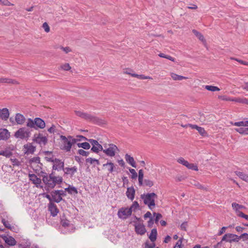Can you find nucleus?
Segmentation results:
<instances>
[{
  "label": "nucleus",
  "instance_id": "nucleus-64",
  "mask_svg": "<svg viewBox=\"0 0 248 248\" xmlns=\"http://www.w3.org/2000/svg\"><path fill=\"white\" fill-rule=\"evenodd\" d=\"M155 244L153 243L151 244L146 243L145 248H155Z\"/></svg>",
  "mask_w": 248,
  "mask_h": 248
},
{
  "label": "nucleus",
  "instance_id": "nucleus-27",
  "mask_svg": "<svg viewBox=\"0 0 248 248\" xmlns=\"http://www.w3.org/2000/svg\"><path fill=\"white\" fill-rule=\"evenodd\" d=\"M24 148L26 149V152L29 154L33 153L35 150V147L31 143H28L26 145H25Z\"/></svg>",
  "mask_w": 248,
  "mask_h": 248
},
{
  "label": "nucleus",
  "instance_id": "nucleus-41",
  "mask_svg": "<svg viewBox=\"0 0 248 248\" xmlns=\"http://www.w3.org/2000/svg\"><path fill=\"white\" fill-rule=\"evenodd\" d=\"M86 162L87 163H89L91 164H93L94 163H96L97 165L100 164V162L98 160L91 157L87 158L86 159Z\"/></svg>",
  "mask_w": 248,
  "mask_h": 248
},
{
  "label": "nucleus",
  "instance_id": "nucleus-46",
  "mask_svg": "<svg viewBox=\"0 0 248 248\" xmlns=\"http://www.w3.org/2000/svg\"><path fill=\"white\" fill-rule=\"evenodd\" d=\"M186 168L196 171L198 170V168L197 165H195L192 163H189V162L188 163L187 166H186Z\"/></svg>",
  "mask_w": 248,
  "mask_h": 248
},
{
  "label": "nucleus",
  "instance_id": "nucleus-30",
  "mask_svg": "<svg viewBox=\"0 0 248 248\" xmlns=\"http://www.w3.org/2000/svg\"><path fill=\"white\" fill-rule=\"evenodd\" d=\"M235 130L242 135H248V127H240L235 129Z\"/></svg>",
  "mask_w": 248,
  "mask_h": 248
},
{
  "label": "nucleus",
  "instance_id": "nucleus-53",
  "mask_svg": "<svg viewBox=\"0 0 248 248\" xmlns=\"http://www.w3.org/2000/svg\"><path fill=\"white\" fill-rule=\"evenodd\" d=\"M154 216L155 217V223H157L159 220L162 217V215L160 213H154Z\"/></svg>",
  "mask_w": 248,
  "mask_h": 248
},
{
  "label": "nucleus",
  "instance_id": "nucleus-40",
  "mask_svg": "<svg viewBox=\"0 0 248 248\" xmlns=\"http://www.w3.org/2000/svg\"><path fill=\"white\" fill-rule=\"evenodd\" d=\"M65 190L71 194H72L73 193H78L77 189L74 186H69L68 187L65 188Z\"/></svg>",
  "mask_w": 248,
  "mask_h": 248
},
{
  "label": "nucleus",
  "instance_id": "nucleus-45",
  "mask_svg": "<svg viewBox=\"0 0 248 248\" xmlns=\"http://www.w3.org/2000/svg\"><path fill=\"white\" fill-rule=\"evenodd\" d=\"M8 133V130L6 129H0V138L1 139H4L7 137L5 136Z\"/></svg>",
  "mask_w": 248,
  "mask_h": 248
},
{
  "label": "nucleus",
  "instance_id": "nucleus-38",
  "mask_svg": "<svg viewBox=\"0 0 248 248\" xmlns=\"http://www.w3.org/2000/svg\"><path fill=\"white\" fill-rule=\"evenodd\" d=\"M143 172L142 170H140L139 171V183L140 186L143 184Z\"/></svg>",
  "mask_w": 248,
  "mask_h": 248
},
{
  "label": "nucleus",
  "instance_id": "nucleus-9",
  "mask_svg": "<svg viewBox=\"0 0 248 248\" xmlns=\"http://www.w3.org/2000/svg\"><path fill=\"white\" fill-rule=\"evenodd\" d=\"M239 240V236L232 233H227L223 236L221 241L232 243V242H238Z\"/></svg>",
  "mask_w": 248,
  "mask_h": 248
},
{
  "label": "nucleus",
  "instance_id": "nucleus-57",
  "mask_svg": "<svg viewBox=\"0 0 248 248\" xmlns=\"http://www.w3.org/2000/svg\"><path fill=\"white\" fill-rule=\"evenodd\" d=\"M197 131L202 136H204L206 134L204 129L200 126L198 128Z\"/></svg>",
  "mask_w": 248,
  "mask_h": 248
},
{
  "label": "nucleus",
  "instance_id": "nucleus-18",
  "mask_svg": "<svg viewBox=\"0 0 248 248\" xmlns=\"http://www.w3.org/2000/svg\"><path fill=\"white\" fill-rule=\"evenodd\" d=\"M0 83H7L9 84H18L19 82L15 79L7 78H0Z\"/></svg>",
  "mask_w": 248,
  "mask_h": 248
},
{
  "label": "nucleus",
  "instance_id": "nucleus-34",
  "mask_svg": "<svg viewBox=\"0 0 248 248\" xmlns=\"http://www.w3.org/2000/svg\"><path fill=\"white\" fill-rule=\"evenodd\" d=\"M233 125L241 127H247L248 126V121L235 122Z\"/></svg>",
  "mask_w": 248,
  "mask_h": 248
},
{
  "label": "nucleus",
  "instance_id": "nucleus-16",
  "mask_svg": "<svg viewBox=\"0 0 248 248\" xmlns=\"http://www.w3.org/2000/svg\"><path fill=\"white\" fill-rule=\"evenodd\" d=\"M29 177L30 180L31 181L33 184L35 185L37 187H38L41 183V179L38 178L34 174H29Z\"/></svg>",
  "mask_w": 248,
  "mask_h": 248
},
{
  "label": "nucleus",
  "instance_id": "nucleus-13",
  "mask_svg": "<svg viewBox=\"0 0 248 248\" xmlns=\"http://www.w3.org/2000/svg\"><path fill=\"white\" fill-rule=\"evenodd\" d=\"M1 237L8 245L14 246L16 245V241L12 236L2 235Z\"/></svg>",
  "mask_w": 248,
  "mask_h": 248
},
{
  "label": "nucleus",
  "instance_id": "nucleus-4",
  "mask_svg": "<svg viewBox=\"0 0 248 248\" xmlns=\"http://www.w3.org/2000/svg\"><path fill=\"white\" fill-rule=\"evenodd\" d=\"M31 135V130L27 127H23L18 129L14 134L16 138L28 140Z\"/></svg>",
  "mask_w": 248,
  "mask_h": 248
},
{
  "label": "nucleus",
  "instance_id": "nucleus-8",
  "mask_svg": "<svg viewBox=\"0 0 248 248\" xmlns=\"http://www.w3.org/2000/svg\"><path fill=\"white\" fill-rule=\"evenodd\" d=\"M132 214L131 210L129 208H121L118 212V216L122 219H126Z\"/></svg>",
  "mask_w": 248,
  "mask_h": 248
},
{
  "label": "nucleus",
  "instance_id": "nucleus-26",
  "mask_svg": "<svg viewBox=\"0 0 248 248\" xmlns=\"http://www.w3.org/2000/svg\"><path fill=\"white\" fill-rule=\"evenodd\" d=\"M235 174L238 176L241 179L243 180V181L248 182V175L244 173L241 171H235Z\"/></svg>",
  "mask_w": 248,
  "mask_h": 248
},
{
  "label": "nucleus",
  "instance_id": "nucleus-28",
  "mask_svg": "<svg viewBox=\"0 0 248 248\" xmlns=\"http://www.w3.org/2000/svg\"><path fill=\"white\" fill-rule=\"evenodd\" d=\"M157 236V230L156 229H153L152 230L151 232L149 235V239L150 240L154 242L156 239Z\"/></svg>",
  "mask_w": 248,
  "mask_h": 248
},
{
  "label": "nucleus",
  "instance_id": "nucleus-56",
  "mask_svg": "<svg viewBox=\"0 0 248 248\" xmlns=\"http://www.w3.org/2000/svg\"><path fill=\"white\" fill-rule=\"evenodd\" d=\"M231 59L232 60H235V61L239 62V63H240L242 64L246 65H248V62H245V61H242L241 60H239V59H236V58H231Z\"/></svg>",
  "mask_w": 248,
  "mask_h": 248
},
{
  "label": "nucleus",
  "instance_id": "nucleus-11",
  "mask_svg": "<svg viewBox=\"0 0 248 248\" xmlns=\"http://www.w3.org/2000/svg\"><path fill=\"white\" fill-rule=\"evenodd\" d=\"M53 164L52 168L53 170H57L58 171L63 170V169L64 168V163L63 161L57 158H54V161L53 160Z\"/></svg>",
  "mask_w": 248,
  "mask_h": 248
},
{
  "label": "nucleus",
  "instance_id": "nucleus-17",
  "mask_svg": "<svg viewBox=\"0 0 248 248\" xmlns=\"http://www.w3.org/2000/svg\"><path fill=\"white\" fill-rule=\"evenodd\" d=\"M135 232L140 235H143L146 232L145 226L141 224H138L135 226Z\"/></svg>",
  "mask_w": 248,
  "mask_h": 248
},
{
  "label": "nucleus",
  "instance_id": "nucleus-60",
  "mask_svg": "<svg viewBox=\"0 0 248 248\" xmlns=\"http://www.w3.org/2000/svg\"><path fill=\"white\" fill-rule=\"evenodd\" d=\"M75 140H78V141H81L82 140H88L86 138L82 135L77 136L76 138H75Z\"/></svg>",
  "mask_w": 248,
  "mask_h": 248
},
{
  "label": "nucleus",
  "instance_id": "nucleus-33",
  "mask_svg": "<svg viewBox=\"0 0 248 248\" xmlns=\"http://www.w3.org/2000/svg\"><path fill=\"white\" fill-rule=\"evenodd\" d=\"M34 122H35V119H34V120H33L31 118H29L27 120L26 125L28 127L33 128L36 129V127L35 126V124Z\"/></svg>",
  "mask_w": 248,
  "mask_h": 248
},
{
  "label": "nucleus",
  "instance_id": "nucleus-44",
  "mask_svg": "<svg viewBox=\"0 0 248 248\" xmlns=\"http://www.w3.org/2000/svg\"><path fill=\"white\" fill-rule=\"evenodd\" d=\"M177 162L183 165L186 166H186H187V165H188V162L183 157H180V158H178V160H177Z\"/></svg>",
  "mask_w": 248,
  "mask_h": 248
},
{
  "label": "nucleus",
  "instance_id": "nucleus-12",
  "mask_svg": "<svg viewBox=\"0 0 248 248\" xmlns=\"http://www.w3.org/2000/svg\"><path fill=\"white\" fill-rule=\"evenodd\" d=\"M78 171V168L76 166H74L71 168L66 167L63 169V171L64 174L69 175L70 177H72L73 175Z\"/></svg>",
  "mask_w": 248,
  "mask_h": 248
},
{
  "label": "nucleus",
  "instance_id": "nucleus-59",
  "mask_svg": "<svg viewBox=\"0 0 248 248\" xmlns=\"http://www.w3.org/2000/svg\"><path fill=\"white\" fill-rule=\"evenodd\" d=\"M47 131L50 133H54L56 132V127L54 125H52L48 129Z\"/></svg>",
  "mask_w": 248,
  "mask_h": 248
},
{
  "label": "nucleus",
  "instance_id": "nucleus-7",
  "mask_svg": "<svg viewBox=\"0 0 248 248\" xmlns=\"http://www.w3.org/2000/svg\"><path fill=\"white\" fill-rule=\"evenodd\" d=\"M33 140L40 145H46L47 142L46 137L44 136L42 133L35 134L33 136Z\"/></svg>",
  "mask_w": 248,
  "mask_h": 248
},
{
  "label": "nucleus",
  "instance_id": "nucleus-61",
  "mask_svg": "<svg viewBox=\"0 0 248 248\" xmlns=\"http://www.w3.org/2000/svg\"><path fill=\"white\" fill-rule=\"evenodd\" d=\"M187 227V222H183L180 226V228L182 230L186 231V228Z\"/></svg>",
  "mask_w": 248,
  "mask_h": 248
},
{
  "label": "nucleus",
  "instance_id": "nucleus-51",
  "mask_svg": "<svg viewBox=\"0 0 248 248\" xmlns=\"http://www.w3.org/2000/svg\"><path fill=\"white\" fill-rule=\"evenodd\" d=\"M10 160L12 163L13 166H18L21 164L20 162L16 158H11Z\"/></svg>",
  "mask_w": 248,
  "mask_h": 248
},
{
  "label": "nucleus",
  "instance_id": "nucleus-50",
  "mask_svg": "<svg viewBox=\"0 0 248 248\" xmlns=\"http://www.w3.org/2000/svg\"><path fill=\"white\" fill-rule=\"evenodd\" d=\"M78 152V154L83 156H87L89 155V152H86L83 149H79Z\"/></svg>",
  "mask_w": 248,
  "mask_h": 248
},
{
  "label": "nucleus",
  "instance_id": "nucleus-2",
  "mask_svg": "<svg viewBox=\"0 0 248 248\" xmlns=\"http://www.w3.org/2000/svg\"><path fill=\"white\" fill-rule=\"evenodd\" d=\"M60 139L62 141L60 148L66 152H70L72 145L78 142V140H75V138L71 136L66 137L65 136L61 135Z\"/></svg>",
  "mask_w": 248,
  "mask_h": 248
},
{
  "label": "nucleus",
  "instance_id": "nucleus-48",
  "mask_svg": "<svg viewBox=\"0 0 248 248\" xmlns=\"http://www.w3.org/2000/svg\"><path fill=\"white\" fill-rule=\"evenodd\" d=\"M130 172L131 173V178L132 179H136L138 176V174L136 172V170L130 168L129 169Z\"/></svg>",
  "mask_w": 248,
  "mask_h": 248
},
{
  "label": "nucleus",
  "instance_id": "nucleus-54",
  "mask_svg": "<svg viewBox=\"0 0 248 248\" xmlns=\"http://www.w3.org/2000/svg\"><path fill=\"white\" fill-rule=\"evenodd\" d=\"M218 97L221 100H224V101H232V100H233V98H231L230 97H228V96H227L225 95L219 96Z\"/></svg>",
  "mask_w": 248,
  "mask_h": 248
},
{
  "label": "nucleus",
  "instance_id": "nucleus-52",
  "mask_svg": "<svg viewBox=\"0 0 248 248\" xmlns=\"http://www.w3.org/2000/svg\"><path fill=\"white\" fill-rule=\"evenodd\" d=\"M0 4L5 5V6L13 5V4L11 3L8 0H0Z\"/></svg>",
  "mask_w": 248,
  "mask_h": 248
},
{
  "label": "nucleus",
  "instance_id": "nucleus-42",
  "mask_svg": "<svg viewBox=\"0 0 248 248\" xmlns=\"http://www.w3.org/2000/svg\"><path fill=\"white\" fill-rule=\"evenodd\" d=\"M0 155L9 157L12 155V153L9 150H4L0 152Z\"/></svg>",
  "mask_w": 248,
  "mask_h": 248
},
{
  "label": "nucleus",
  "instance_id": "nucleus-63",
  "mask_svg": "<svg viewBox=\"0 0 248 248\" xmlns=\"http://www.w3.org/2000/svg\"><path fill=\"white\" fill-rule=\"evenodd\" d=\"M61 49H62L66 53H68V52L71 51V48L68 46H67V47L61 46Z\"/></svg>",
  "mask_w": 248,
  "mask_h": 248
},
{
  "label": "nucleus",
  "instance_id": "nucleus-3",
  "mask_svg": "<svg viewBox=\"0 0 248 248\" xmlns=\"http://www.w3.org/2000/svg\"><path fill=\"white\" fill-rule=\"evenodd\" d=\"M157 196L155 193H147L141 195V198L143 200L144 203L147 205L150 209L152 210L155 206V199Z\"/></svg>",
  "mask_w": 248,
  "mask_h": 248
},
{
  "label": "nucleus",
  "instance_id": "nucleus-35",
  "mask_svg": "<svg viewBox=\"0 0 248 248\" xmlns=\"http://www.w3.org/2000/svg\"><path fill=\"white\" fill-rule=\"evenodd\" d=\"M77 145L79 148H82L84 149L88 150L91 147L90 143L85 142L83 143H78L77 144Z\"/></svg>",
  "mask_w": 248,
  "mask_h": 248
},
{
  "label": "nucleus",
  "instance_id": "nucleus-62",
  "mask_svg": "<svg viewBox=\"0 0 248 248\" xmlns=\"http://www.w3.org/2000/svg\"><path fill=\"white\" fill-rule=\"evenodd\" d=\"M65 191V190L63 191L62 190H57V193L60 195L61 197H62V196H66Z\"/></svg>",
  "mask_w": 248,
  "mask_h": 248
},
{
  "label": "nucleus",
  "instance_id": "nucleus-5",
  "mask_svg": "<svg viewBox=\"0 0 248 248\" xmlns=\"http://www.w3.org/2000/svg\"><path fill=\"white\" fill-rule=\"evenodd\" d=\"M75 112L77 116L85 119L87 121L92 122L94 123H97L99 124H102L101 122V120H99L97 117H96L90 114L84 113L82 111L78 110H76Z\"/></svg>",
  "mask_w": 248,
  "mask_h": 248
},
{
  "label": "nucleus",
  "instance_id": "nucleus-25",
  "mask_svg": "<svg viewBox=\"0 0 248 248\" xmlns=\"http://www.w3.org/2000/svg\"><path fill=\"white\" fill-rule=\"evenodd\" d=\"M103 167L107 168L108 170L110 173L113 172L115 169L114 164L111 162L103 164Z\"/></svg>",
  "mask_w": 248,
  "mask_h": 248
},
{
  "label": "nucleus",
  "instance_id": "nucleus-43",
  "mask_svg": "<svg viewBox=\"0 0 248 248\" xmlns=\"http://www.w3.org/2000/svg\"><path fill=\"white\" fill-rule=\"evenodd\" d=\"M1 222L4 225V226L8 229L12 230L14 228V227H12L8 221H6L4 218L2 219Z\"/></svg>",
  "mask_w": 248,
  "mask_h": 248
},
{
  "label": "nucleus",
  "instance_id": "nucleus-15",
  "mask_svg": "<svg viewBox=\"0 0 248 248\" xmlns=\"http://www.w3.org/2000/svg\"><path fill=\"white\" fill-rule=\"evenodd\" d=\"M15 122L17 124L23 125L26 122V118L23 115L17 113L15 115Z\"/></svg>",
  "mask_w": 248,
  "mask_h": 248
},
{
  "label": "nucleus",
  "instance_id": "nucleus-1",
  "mask_svg": "<svg viewBox=\"0 0 248 248\" xmlns=\"http://www.w3.org/2000/svg\"><path fill=\"white\" fill-rule=\"evenodd\" d=\"M42 181L45 184V188L48 190L53 188L57 184H60L62 182V178L61 176H56L54 173L52 172L49 175L45 173L42 175Z\"/></svg>",
  "mask_w": 248,
  "mask_h": 248
},
{
  "label": "nucleus",
  "instance_id": "nucleus-55",
  "mask_svg": "<svg viewBox=\"0 0 248 248\" xmlns=\"http://www.w3.org/2000/svg\"><path fill=\"white\" fill-rule=\"evenodd\" d=\"M61 67L62 69L65 71H68L71 69V66L69 63L63 64L61 66Z\"/></svg>",
  "mask_w": 248,
  "mask_h": 248
},
{
  "label": "nucleus",
  "instance_id": "nucleus-24",
  "mask_svg": "<svg viewBox=\"0 0 248 248\" xmlns=\"http://www.w3.org/2000/svg\"><path fill=\"white\" fill-rule=\"evenodd\" d=\"M124 158L126 161L132 167L136 168V163L133 157L127 154L125 155Z\"/></svg>",
  "mask_w": 248,
  "mask_h": 248
},
{
  "label": "nucleus",
  "instance_id": "nucleus-36",
  "mask_svg": "<svg viewBox=\"0 0 248 248\" xmlns=\"http://www.w3.org/2000/svg\"><path fill=\"white\" fill-rule=\"evenodd\" d=\"M205 89L207 90L208 91H212V92H216L220 91V89L217 87L214 86L212 85H206L205 86Z\"/></svg>",
  "mask_w": 248,
  "mask_h": 248
},
{
  "label": "nucleus",
  "instance_id": "nucleus-39",
  "mask_svg": "<svg viewBox=\"0 0 248 248\" xmlns=\"http://www.w3.org/2000/svg\"><path fill=\"white\" fill-rule=\"evenodd\" d=\"M132 76L133 77H136L139 79H152V78L148 76H145L143 75H138L136 74H132Z\"/></svg>",
  "mask_w": 248,
  "mask_h": 248
},
{
  "label": "nucleus",
  "instance_id": "nucleus-29",
  "mask_svg": "<svg viewBox=\"0 0 248 248\" xmlns=\"http://www.w3.org/2000/svg\"><path fill=\"white\" fill-rule=\"evenodd\" d=\"M30 163L31 164L32 167H33L34 165L35 164H40V165L41 164L40 163V158L39 157H34L32 158H31L30 160Z\"/></svg>",
  "mask_w": 248,
  "mask_h": 248
},
{
  "label": "nucleus",
  "instance_id": "nucleus-31",
  "mask_svg": "<svg viewBox=\"0 0 248 248\" xmlns=\"http://www.w3.org/2000/svg\"><path fill=\"white\" fill-rule=\"evenodd\" d=\"M170 76L172 78L175 80H182L187 78L186 77L179 76L173 73H171Z\"/></svg>",
  "mask_w": 248,
  "mask_h": 248
},
{
  "label": "nucleus",
  "instance_id": "nucleus-32",
  "mask_svg": "<svg viewBox=\"0 0 248 248\" xmlns=\"http://www.w3.org/2000/svg\"><path fill=\"white\" fill-rule=\"evenodd\" d=\"M192 32H193V33L194 34V35L198 38V39L201 40V41H202L203 43H205V40L204 39V36H203L202 34L200 32H198L197 31L195 30H193L192 31Z\"/></svg>",
  "mask_w": 248,
  "mask_h": 248
},
{
  "label": "nucleus",
  "instance_id": "nucleus-21",
  "mask_svg": "<svg viewBox=\"0 0 248 248\" xmlns=\"http://www.w3.org/2000/svg\"><path fill=\"white\" fill-rule=\"evenodd\" d=\"M232 208L235 210L237 215L239 216V213H242L240 209H244L245 207L242 205L239 204L236 202H233L232 204Z\"/></svg>",
  "mask_w": 248,
  "mask_h": 248
},
{
  "label": "nucleus",
  "instance_id": "nucleus-22",
  "mask_svg": "<svg viewBox=\"0 0 248 248\" xmlns=\"http://www.w3.org/2000/svg\"><path fill=\"white\" fill-rule=\"evenodd\" d=\"M135 193V191L133 187H130L127 188L126 195L128 199L132 201L134 198Z\"/></svg>",
  "mask_w": 248,
  "mask_h": 248
},
{
  "label": "nucleus",
  "instance_id": "nucleus-58",
  "mask_svg": "<svg viewBox=\"0 0 248 248\" xmlns=\"http://www.w3.org/2000/svg\"><path fill=\"white\" fill-rule=\"evenodd\" d=\"M43 28L46 32H48L50 31L49 27L46 22L43 23Z\"/></svg>",
  "mask_w": 248,
  "mask_h": 248
},
{
  "label": "nucleus",
  "instance_id": "nucleus-49",
  "mask_svg": "<svg viewBox=\"0 0 248 248\" xmlns=\"http://www.w3.org/2000/svg\"><path fill=\"white\" fill-rule=\"evenodd\" d=\"M139 207V203L135 201L132 205L130 206L129 209H130L131 210V212H132V211H135L136 209H137Z\"/></svg>",
  "mask_w": 248,
  "mask_h": 248
},
{
  "label": "nucleus",
  "instance_id": "nucleus-37",
  "mask_svg": "<svg viewBox=\"0 0 248 248\" xmlns=\"http://www.w3.org/2000/svg\"><path fill=\"white\" fill-rule=\"evenodd\" d=\"M61 223L62 226L65 228L68 227H71V228L73 227V225H71L70 221L67 219H62Z\"/></svg>",
  "mask_w": 248,
  "mask_h": 248
},
{
  "label": "nucleus",
  "instance_id": "nucleus-14",
  "mask_svg": "<svg viewBox=\"0 0 248 248\" xmlns=\"http://www.w3.org/2000/svg\"><path fill=\"white\" fill-rule=\"evenodd\" d=\"M48 209L53 217H55L59 212V209L56 205L53 202H49L48 204Z\"/></svg>",
  "mask_w": 248,
  "mask_h": 248
},
{
  "label": "nucleus",
  "instance_id": "nucleus-20",
  "mask_svg": "<svg viewBox=\"0 0 248 248\" xmlns=\"http://www.w3.org/2000/svg\"><path fill=\"white\" fill-rule=\"evenodd\" d=\"M9 116V112L7 108L0 110V117L3 120H7Z\"/></svg>",
  "mask_w": 248,
  "mask_h": 248
},
{
  "label": "nucleus",
  "instance_id": "nucleus-47",
  "mask_svg": "<svg viewBox=\"0 0 248 248\" xmlns=\"http://www.w3.org/2000/svg\"><path fill=\"white\" fill-rule=\"evenodd\" d=\"M144 184L145 186L151 187L154 185V182L153 181L149 180V179H145L144 180Z\"/></svg>",
  "mask_w": 248,
  "mask_h": 248
},
{
  "label": "nucleus",
  "instance_id": "nucleus-19",
  "mask_svg": "<svg viewBox=\"0 0 248 248\" xmlns=\"http://www.w3.org/2000/svg\"><path fill=\"white\" fill-rule=\"evenodd\" d=\"M35 124L36 129L37 128L43 129L45 127L46 124L45 122L42 119L40 118H35Z\"/></svg>",
  "mask_w": 248,
  "mask_h": 248
},
{
  "label": "nucleus",
  "instance_id": "nucleus-10",
  "mask_svg": "<svg viewBox=\"0 0 248 248\" xmlns=\"http://www.w3.org/2000/svg\"><path fill=\"white\" fill-rule=\"evenodd\" d=\"M88 141L92 145L91 151L93 152L97 153L99 151L103 150L102 146L100 144L97 140L93 139H89L88 140Z\"/></svg>",
  "mask_w": 248,
  "mask_h": 248
},
{
  "label": "nucleus",
  "instance_id": "nucleus-6",
  "mask_svg": "<svg viewBox=\"0 0 248 248\" xmlns=\"http://www.w3.org/2000/svg\"><path fill=\"white\" fill-rule=\"evenodd\" d=\"M105 149H103V152L108 156L113 157L115 155L116 152L118 150V147L113 144H108V147L107 148L106 146H104Z\"/></svg>",
  "mask_w": 248,
  "mask_h": 248
},
{
  "label": "nucleus",
  "instance_id": "nucleus-23",
  "mask_svg": "<svg viewBox=\"0 0 248 248\" xmlns=\"http://www.w3.org/2000/svg\"><path fill=\"white\" fill-rule=\"evenodd\" d=\"M51 195L52 197V202H55L57 203L60 202L62 200V197H61L60 195L57 193V190L52 191Z\"/></svg>",
  "mask_w": 248,
  "mask_h": 248
}]
</instances>
